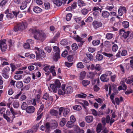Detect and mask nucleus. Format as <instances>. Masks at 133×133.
<instances>
[{"label":"nucleus","mask_w":133,"mask_h":133,"mask_svg":"<svg viewBox=\"0 0 133 133\" xmlns=\"http://www.w3.org/2000/svg\"><path fill=\"white\" fill-rule=\"evenodd\" d=\"M29 31L30 32L34 34V37L35 39L40 41H43L46 37V34L42 30L31 28Z\"/></svg>","instance_id":"1"},{"label":"nucleus","mask_w":133,"mask_h":133,"mask_svg":"<svg viewBox=\"0 0 133 133\" xmlns=\"http://www.w3.org/2000/svg\"><path fill=\"white\" fill-rule=\"evenodd\" d=\"M61 83L58 79L56 80L54 84H50V88L52 89L53 92L56 93L58 90V94L59 95H64L65 94V90L60 89Z\"/></svg>","instance_id":"2"},{"label":"nucleus","mask_w":133,"mask_h":133,"mask_svg":"<svg viewBox=\"0 0 133 133\" xmlns=\"http://www.w3.org/2000/svg\"><path fill=\"white\" fill-rule=\"evenodd\" d=\"M27 27V24L25 22H23L18 24L14 27V31L17 32L25 29Z\"/></svg>","instance_id":"3"},{"label":"nucleus","mask_w":133,"mask_h":133,"mask_svg":"<svg viewBox=\"0 0 133 133\" xmlns=\"http://www.w3.org/2000/svg\"><path fill=\"white\" fill-rule=\"evenodd\" d=\"M4 13L6 14V17L8 19L12 18L14 17V15L16 17L18 14V12L15 11L11 12L8 9L6 10L4 12Z\"/></svg>","instance_id":"4"},{"label":"nucleus","mask_w":133,"mask_h":133,"mask_svg":"<svg viewBox=\"0 0 133 133\" xmlns=\"http://www.w3.org/2000/svg\"><path fill=\"white\" fill-rule=\"evenodd\" d=\"M35 49L37 50V51L35 52L36 54V59H38L40 57H44L45 56V54L43 50L39 49V48L37 47L35 48Z\"/></svg>","instance_id":"5"},{"label":"nucleus","mask_w":133,"mask_h":133,"mask_svg":"<svg viewBox=\"0 0 133 133\" xmlns=\"http://www.w3.org/2000/svg\"><path fill=\"white\" fill-rule=\"evenodd\" d=\"M41 130L43 131L45 130L47 133H49L50 132V123L49 122H46L45 125H42L40 128Z\"/></svg>","instance_id":"6"},{"label":"nucleus","mask_w":133,"mask_h":133,"mask_svg":"<svg viewBox=\"0 0 133 133\" xmlns=\"http://www.w3.org/2000/svg\"><path fill=\"white\" fill-rule=\"evenodd\" d=\"M10 70V69L8 67H6L2 71V75L4 78L7 79L9 77L8 74Z\"/></svg>","instance_id":"7"},{"label":"nucleus","mask_w":133,"mask_h":133,"mask_svg":"<svg viewBox=\"0 0 133 133\" xmlns=\"http://www.w3.org/2000/svg\"><path fill=\"white\" fill-rule=\"evenodd\" d=\"M6 41L5 39L0 41V48L2 52H4L6 49L7 45L5 43Z\"/></svg>","instance_id":"8"},{"label":"nucleus","mask_w":133,"mask_h":133,"mask_svg":"<svg viewBox=\"0 0 133 133\" xmlns=\"http://www.w3.org/2000/svg\"><path fill=\"white\" fill-rule=\"evenodd\" d=\"M130 33L129 31L125 32L124 30L122 29L120 31L119 34L121 36L122 39H125L128 37Z\"/></svg>","instance_id":"9"},{"label":"nucleus","mask_w":133,"mask_h":133,"mask_svg":"<svg viewBox=\"0 0 133 133\" xmlns=\"http://www.w3.org/2000/svg\"><path fill=\"white\" fill-rule=\"evenodd\" d=\"M3 117L8 122H12V119L10 117L11 115V113L9 111L7 110L6 112V114H3Z\"/></svg>","instance_id":"10"},{"label":"nucleus","mask_w":133,"mask_h":133,"mask_svg":"<svg viewBox=\"0 0 133 133\" xmlns=\"http://www.w3.org/2000/svg\"><path fill=\"white\" fill-rule=\"evenodd\" d=\"M52 58L54 61L57 62L60 58V53L53 52L52 53Z\"/></svg>","instance_id":"11"},{"label":"nucleus","mask_w":133,"mask_h":133,"mask_svg":"<svg viewBox=\"0 0 133 133\" xmlns=\"http://www.w3.org/2000/svg\"><path fill=\"white\" fill-rule=\"evenodd\" d=\"M94 28L95 29L98 28L102 26V23L97 21H94L92 23Z\"/></svg>","instance_id":"12"},{"label":"nucleus","mask_w":133,"mask_h":133,"mask_svg":"<svg viewBox=\"0 0 133 133\" xmlns=\"http://www.w3.org/2000/svg\"><path fill=\"white\" fill-rule=\"evenodd\" d=\"M126 11L127 10L125 7L121 6L118 10V15L119 16H121L123 15L124 12L126 13Z\"/></svg>","instance_id":"13"},{"label":"nucleus","mask_w":133,"mask_h":133,"mask_svg":"<svg viewBox=\"0 0 133 133\" xmlns=\"http://www.w3.org/2000/svg\"><path fill=\"white\" fill-rule=\"evenodd\" d=\"M23 73V71H18L16 72V75L14 76V78L16 80H19L21 79L22 77L21 75L19 74H22Z\"/></svg>","instance_id":"14"},{"label":"nucleus","mask_w":133,"mask_h":133,"mask_svg":"<svg viewBox=\"0 0 133 133\" xmlns=\"http://www.w3.org/2000/svg\"><path fill=\"white\" fill-rule=\"evenodd\" d=\"M100 78L103 82H107L109 80V78L108 75L104 74L101 75Z\"/></svg>","instance_id":"15"},{"label":"nucleus","mask_w":133,"mask_h":133,"mask_svg":"<svg viewBox=\"0 0 133 133\" xmlns=\"http://www.w3.org/2000/svg\"><path fill=\"white\" fill-rule=\"evenodd\" d=\"M57 122L55 120H52L50 121V128L55 129L57 127Z\"/></svg>","instance_id":"16"},{"label":"nucleus","mask_w":133,"mask_h":133,"mask_svg":"<svg viewBox=\"0 0 133 133\" xmlns=\"http://www.w3.org/2000/svg\"><path fill=\"white\" fill-rule=\"evenodd\" d=\"M35 109L33 106H29L28 107L26 110V112L28 114H31L34 112Z\"/></svg>","instance_id":"17"},{"label":"nucleus","mask_w":133,"mask_h":133,"mask_svg":"<svg viewBox=\"0 0 133 133\" xmlns=\"http://www.w3.org/2000/svg\"><path fill=\"white\" fill-rule=\"evenodd\" d=\"M10 110L11 114L10 117L12 119V121H13L14 119L16 117L15 115L17 114V113L15 112L14 109L12 108H11Z\"/></svg>","instance_id":"18"},{"label":"nucleus","mask_w":133,"mask_h":133,"mask_svg":"<svg viewBox=\"0 0 133 133\" xmlns=\"http://www.w3.org/2000/svg\"><path fill=\"white\" fill-rule=\"evenodd\" d=\"M65 91V94H70L72 92L73 89L71 87H68L66 88Z\"/></svg>","instance_id":"19"},{"label":"nucleus","mask_w":133,"mask_h":133,"mask_svg":"<svg viewBox=\"0 0 133 133\" xmlns=\"http://www.w3.org/2000/svg\"><path fill=\"white\" fill-rule=\"evenodd\" d=\"M33 10L35 13H39L42 12V10L38 6H35L33 8Z\"/></svg>","instance_id":"20"},{"label":"nucleus","mask_w":133,"mask_h":133,"mask_svg":"<svg viewBox=\"0 0 133 133\" xmlns=\"http://www.w3.org/2000/svg\"><path fill=\"white\" fill-rule=\"evenodd\" d=\"M110 15V13L106 11H103L102 14V16L104 18H107Z\"/></svg>","instance_id":"21"},{"label":"nucleus","mask_w":133,"mask_h":133,"mask_svg":"<svg viewBox=\"0 0 133 133\" xmlns=\"http://www.w3.org/2000/svg\"><path fill=\"white\" fill-rule=\"evenodd\" d=\"M44 70L45 72V74L46 76L49 75L50 74V68H49V66L47 65L44 67L43 69Z\"/></svg>","instance_id":"22"},{"label":"nucleus","mask_w":133,"mask_h":133,"mask_svg":"<svg viewBox=\"0 0 133 133\" xmlns=\"http://www.w3.org/2000/svg\"><path fill=\"white\" fill-rule=\"evenodd\" d=\"M93 120V117L92 116H88L85 117V120L88 123H90L92 122Z\"/></svg>","instance_id":"23"},{"label":"nucleus","mask_w":133,"mask_h":133,"mask_svg":"<svg viewBox=\"0 0 133 133\" xmlns=\"http://www.w3.org/2000/svg\"><path fill=\"white\" fill-rule=\"evenodd\" d=\"M53 3L57 6H59L62 4V3L60 0H51Z\"/></svg>","instance_id":"24"},{"label":"nucleus","mask_w":133,"mask_h":133,"mask_svg":"<svg viewBox=\"0 0 133 133\" xmlns=\"http://www.w3.org/2000/svg\"><path fill=\"white\" fill-rule=\"evenodd\" d=\"M101 124L99 123L98 124L96 127V131L97 133H99L101 131L102 129Z\"/></svg>","instance_id":"25"},{"label":"nucleus","mask_w":133,"mask_h":133,"mask_svg":"<svg viewBox=\"0 0 133 133\" xmlns=\"http://www.w3.org/2000/svg\"><path fill=\"white\" fill-rule=\"evenodd\" d=\"M103 56L101 54H98L96 56V60L98 61H101L103 59Z\"/></svg>","instance_id":"26"},{"label":"nucleus","mask_w":133,"mask_h":133,"mask_svg":"<svg viewBox=\"0 0 133 133\" xmlns=\"http://www.w3.org/2000/svg\"><path fill=\"white\" fill-rule=\"evenodd\" d=\"M23 83L22 81H19L16 83V86L18 88H20L23 86Z\"/></svg>","instance_id":"27"},{"label":"nucleus","mask_w":133,"mask_h":133,"mask_svg":"<svg viewBox=\"0 0 133 133\" xmlns=\"http://www.w3.org/2000/svg\"><path fill=\"white\" fill-rule=\"evenodd\" d=\"M58 114L57 110L54 109L50 110V115L57 116Z\"/></svg>","instance_id":"28"},{"label":"nucleus","mask_w":133,"mask_h":133,"mask_svg":"<svg viewBox=\"0 0 133 133\" xmlns=\"http://www.w3.org/2000/svg\"><path fill=\"white\" fill-rule=\"evenodd\" d=\"M55 67L54 66H51L50 67V72H51L52 75L53 76H56V73L54 68Z\"/></svg>","instance_id":"29"},{"label":"nucleus","mask_w":133,"mask_h":133,"mask_svg":"<svg viewBox=\"0 0 133 133\" xmlns=\"http://www.w3.org/2000/svg\"><path fill=\"white\" fill-rule=\"evenodd\" d=\"M66 122V120L65 118H62L61 121L60 122L59 124L60 126L61 127H63L65 125Z\"/></svg>","instance_id":"30"},{"label":"nucleus","mask_w":133,"mask_h":133,"mask_svg":"<svg viewBox=\"0 0 133 133\" xmlns=\"http://www.w3.org/2000/svg\"><path fill=\"white\" fill-rule=\"evenodd\" d=\"M28 107V105L26 102H23L22 103L21 106V108L22 110H26Z\"/></svg>","instance_id":"31"},{"label":"nucleus","mask_w":133,"mask_h":133,"mask_svg":"<svg viewBox=\"0 0 133 133\" xmlns=\"http://www.w3.org/2000/svg\"><path fill=\"white\" fill-rule=\"evenodd\" d=\"M8 1V0H3L0 3V6L1 7L5 6Z\"/></svg>","instance_id":"32"},{"label":"nucleus","mask_w":133,"mask_h":133,"mask_svg":"<svg viewBox=\"0 0 133 133\" xmlns=\"http://www.w3.org/2000/svg\"><path fill=\"white\" fill-rule=\"evenodd\" d=\"M41 121L39 123H37L35 126L33 127V128L34 129L33 131H34L36 132L39 125H41Z\"/></svg>","instance_id":"33"},{"label":"nucleus","mask_w":133,"mask_h":133,"mask_svg":"<svg viewBox=\"0 0 133 133\" xmlns=\"http://www.w3.org/2000/svg\"><path fill=\"white\" fill-rule=\"evenodd\" d=\"M66 126L69 128L72 127L74 125V123L70 121H68L67 123Z\"/></svg>","instance_id":"34"},{"label":"nucleus","mask_w":133,"mask_h":133,"mask_svg":"<svg viewBox=\"0 0 133 133\" xmlns=\"http://www.w3.org/2000/svg\"><path fill=\"white\" fill-rule=\"evenodd\" d=\"M113 35L111 33H108L106 35V38L109 40L112 38L113 37Z\"/></svg>","instance_id":"35"},{"label":"nucleus","mask_w":133,"mask_h":133,"mask_svg":"<svg viewBox=\"0 0 133 133\" xmlns=\"http://www.w3.org/2000/svg\"><path fill=\"white\" fill-rule=\"evenodd\" d=\"M60 43L62 45H67L68 44V42L66 39H63L61 41Z\"/></svg>","instance_id":"36"},{"label":"nucleus","mask_w":133,"mask_h":133,"mask_svg":"<svg viewBox=\"0 0 133 133\" xmlns=\"http://www.w3.org/2000/svg\"><path fill=\"white\" fill-rule=\"evenodd\" d=\"M70 110L67 108H64L63 113V116L66 117L67 115L70 112Z\"/></svg>","instance_id":"37"},{"label":"nucleus","mask_w":133,"mask_h":133,"mask_svg":"<svg viewBox=\"0 0 133 133\" xmlns=\"http://www.w3.org/2000/svg\"><path fill=\"white\" fill-rule=\"evenodd\" d=\"M27 6L26 2L23 1L22 2V5L20 6V8L22 10H24L27 7Z\"/></svg>","instance_id":"38"},{"label":"nucleus","mask_w":133,"mask_h":133,"mask_svg":"<svg viewBox=\"0 0 133 133\" xmlns=\"http://www.w3.org/2000/svg\"><path fill=\"white\" fill-rule=\"evenodd\" d=\"M122 25L124 28H127L129 27V23L127 21H123L122 22Z\"/></svg>","instance_id":"39"},{"label":"nucleus","mask_w":133,"mask_h":133,"mask_svg":"<svg viewBox=\"0 0 133 133\" xmlns=\"http://www.w3.org/2000/svg\"><path fill=\"white\" fill-rule=\"evenodd\" d=\"M90 83V81L87 80H83L82 82L83 85L85 87H86Z\"/></svg>","instance_id":"40"},{"label":"nucleus","mask_w":133,"mask_h":133,"mask_svg":"<svg viewBox=\"0 0 133 133\" xmlns=\"http://www.w3.org/2000/svg\"><path fill=\"white\" fill-rule=\"evenodd\" d=\"M72 14L71 13L68 14L66 16V19L67 21H69L71 19Z\"/></svg>","instance_id":"41"},{"label":"nucleus","mask_w":133,"mask_h":133,"mask_svg":"<svg viewBox=\"0 0 133 133\" xmlns=\"http://www.w3.org/2000/svg\"><path fill=\"white\" fill-rule=\"evenodd\" d=\"M86 73L84 71L81 72L80 76V78L81 79H84L86 75Z\"/></svg>","instance_id":"42"},{"label":"nucleus","mask_w":133,"mask_h":133,"mask_svg":"<svg viewBox=\"0 0 133 133\" xmlns=\"http://www.w3.org/2000/svg\"><path fill=\"white\" fill-rule=\"evenodd\" d=\"M53 50L56 53H59L60 51L59 48L56 46H54L53 47Z\"/></svg>","instance_id":"43"},{"label":"nucleus","mask_w":133,"mask_h":133,"mask_svg":"<svg viewBox=\"0 0 133 133\" xmlns=\"http://www.w3.org/2000/svg\"><path fill=\"white\" fill-rule=\"evenodd\" d=\"M13 105L14 108H17L19 106V102L17 101H15L13 102Z\"/></svg>","instance_id":"44"},{"label":"nucleus","mask_w":133,"mask_h":133,"mask_svg":"<svg viewBox=\"0 0 133 133\" xmlns=\"http://www.w3.org/2000/svg\"><path fill=\"white\" fill-rule=\"evenodd\" d=\"M100 41L99 40L97 39L94 40L92 42V44L94 46L98 45Z\"/></svg>","instance_id":"45"},{"label":"nucleus","mask_w":133,"mask_h":133,"mask_svg":"<svg viewBox=\"0 0 133 133\" xmlns=\"http://www.w3.org/2000/svg\"><path fill=\"white\" fill-rule=\"evenodd\" d=\"M72 49L73 50L75 51L78 49L77 44L75 43L71 45Z\"/></svg>","instance_id":"46"},{"label":"nucleus","mask_w":133,"mask_h":133,"mask_svg":"<svg viewBox=\"0 0 133 133\" xmlns=\"http://www.w3.org/2000/svg\"><path fill=\"white\" fill-rule=\"evenodd\" d=\"M87 57L89 58L90 61L93 59V56L92 54L89 52L87 53L86 54Z\"/></svg>","instance_id":"47"},{"label":"nucleus","mask_w":133,"mask_h":133,"mask_svg":"<svg viewBox=\"0 0 133 133\" xmlns=\"http://www.w3.org/2000/svg\"><path fill=\"white\" fill-rule=\"evenodd\" d=\"M73 109L76 110H80L82 109L81 106L79 105H76L73 107Z\"/></svg>","instance_id":"48"},{"label":"nucleus","mask_w":133,"mask_h":133,"mask_svg":"<svg viewBox=\"0 0 133 133\" xmlns=\"http://www.w3.org/2000/svg\"><path fill=\"white\" fill-rule=\"evenodd\" d=\"M77 67L78 68H83L84 67V66L81 62H79L77 64Z\"/></svg>","instance_id":"49"},{"label":"nucleus","mask_w":133,"mask_h":133,"mask_svg":"<svg viewBox=\"0 0 133 133\" xmlns=\"http://www.w3.org/2000/svg\"><path fill=\"white\" fill-rule=\"evenodd\" d=\"M76 131L77 133H84V131L83 129H81L79 127L76 128Z\"/></svg>","instance_id":"50"},{"label":"nucleus","mask_w":133,"mask_h":133,"mask_svg":"<svg viewBox=\"0 0 133 133\" xmlns=\"http://www.w3.org/2000/svg\"><path fill=\"white\" fill-rule=\"evenodd\" d=\"M118 48V46L115 44H114L112 46V50L113 52H116Z\"/></svg>","instance_id":"51"},{"label":"nucleus","mask_w":133,"mask_h":133,"mask_svg":"<svg viewBox=\"0 0 133 133\" xmlns=\"http://www.w3.org/2000/svg\"><path fill=\"white\" fill-rule=\"evenodd\" d=\"M45 9H49L50 8V4L49 2H46L44 3Z\"/></svg>","instance_id":"52"},{"label":"nucleus","mask_w":133,"mask_h":133,"mask_svg":"<svg viewBox=\"0 0 133 133\" xmlns=\"http://www.w3.org/2000/svg\"><path fill=\"white\" fill-rule=\"evenodd\" d=\"M102 54L105 56L109 58L112 56H113V54H112L107 53L104 52H103Z\"/></svg>","instance_id":"53"},{"label":"nucleus","mask_w":133,"mask_h":133,"mask_svg":"<svg viewBox=\"0 0 133 133\" xmlns=\"http://www.w3.org/2000/svg\"><path fill=\"white\" fill-rule=\"evenodd\" d=\"M74 20L76 23L80 24L81 22V18L80 17L75 18Z\"/></svg>","instance_id":"54"},{"label":"nucleus","mask_w":133,"mask_h":133,"mask_svg":"<svg viewBox=\"0 0 133 133\" xmlns=\"http://www.w3.org/2000/svg\"><path fill=\"white\" fill-rule=\"evenodd\" d=\"M68 53L67 51L65 50L62 53V56L64 57H65L67 56Z\"/></svg>","instance_id":"55"},{"label":"nucleus","mask_w":133,"mask_h":133,"mask_svg":"<svg viewBox=\"0 0 133 133\" xmlns=\"http://www.w3.org/2000/svg\"><path fill=\"white\" fill-rule=\"evenodd\" d=\"M74 39L78 42L82 41V40L83 39V38L80 37L78 35H77L76 37L74 38Z\"/></svg>","instance_id":"56"},{"label":"nucleus","mask_w":133,"mask_h":133,"mask_svg":"<svg viewBox=\"0 0 133 133\" xmlns=\"http://www.w3.org/2000/svg\"><path fill=\"white\" fill-rule=\"evenodd\" d=\"M67 58L69 62H71L73 60V57L72 55H69L68 56Z\"/></svg>","instance_id":"57"},{"label":"nucleus","mask_w":133,"mask_h":133,"mask_svg":"<svg viewBox=\"0 0 133 133\" xmlns=\"http://www.w3.org/2000/svg\"><path fill=\"white\" fill-rule=\"evenodd\" d=\"M31 78L30 77H28L23 80V82L26 83H29L30 81Z\"/></svg>","instance_id":"58"},{"label":"nucleus","mask_w":133,"mask_h":133,"mask_svg":"<svg viewBox=\"0 0 133 133\" xmlns=\"http://www.w3.org/2000/svg\"><path fill=\"white\" fill-rule=\"evenodd\" d=\"M91 111L92 112V114L93 115L96 116H98L96 110L94 109H91Z\"/></svg>","instance_id":"59"},{"label":"nucleus","mask_w":133,"mask_h":133,"mask_svg":"<svg viewBox=\"0 0 133 133\" xmlns=\"http://www.w3.org/2000/svg\"><path fill=\"white\" fill-rule=\"evenodd\" d=\"M23 46L25 49H29L30 48V45L29 43L27 42L24 44Z\"/></svg>","instance_id":"60"},{"label":"nucleus","mask_w":133,"mask_h":133,"mask_svg":"<svg viewBox=\"0 0 133 133\" xmlns=\"http://www.w3.org/2000/svg\"><path fill=\"white\" fill-rule=\"evenodd\" d=\"M94 73L92 72H91L89 73V78L92 79L95 76Z\"/></svg>","instance_id":"61"},{"label":"nucleus","mask_w":133,"mask_h":133,"mask_svg":"<svg viewBox=\"0 0 133 133\" xmlns=\"http://www.w3.org/2000/svg\"><path fill=\"white\" fill-rule=\"evenodd\" d=\"M73 64V62L70 63L68 62H65V66L68 67H70L72 66Z\"/></svg>","instance_id":"62"},{"label":"nucleus","mask_w":133,"mask_h":133,"mask_svg":"<svg viewBox=\"0 0 133 133\" xmlns=\"http://www.w3.org/2000/svg\"><path fill=\"white\" fill-rule=\"evenodd\" d=\"M82 94L83 95L80 94H78L77 95V96L78 97L80 98H85L86 97V96H87V95L83 93H82Z\"/></svg>","instance_id":"63"},{"label":"nucleus","mask_w":133,"mask_h":133,"mask_svg":"<svg viewBox=\"0 0 133 133\" xmlns=\"http://www.w3.org/2000/svg\"><path fill=\"white\" fill-rule=\"evenodd\" d=\"M43 98L45 100L49 99V95L47 93L45 94L43 96Z\"/></svg>","instance_id":"64"}]
</instances>
